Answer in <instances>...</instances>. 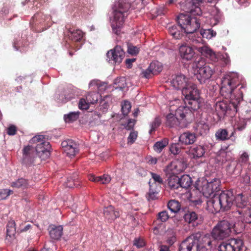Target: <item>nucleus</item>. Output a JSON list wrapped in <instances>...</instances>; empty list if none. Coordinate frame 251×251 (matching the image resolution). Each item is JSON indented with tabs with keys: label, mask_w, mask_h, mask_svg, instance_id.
<instances>
[{
	"label": "nucleus",
	"mask_w": 251,
	"mask_h": 251,
	"mask_svg": "<svg viewBox=\"0 0 251 251\" xmlns=\"http://www.w3.org/2000/svg\"><path fill=\"white\" fill-rule=\"evenodd\" d=\"M177 25L168 26V32L175 39H180L184 33L191 34L193 43H200L202 41L201 37H196L193 34L200 27V21L195 17L189 14L181 13L176 18Z\"/></svg>",
	"instance_id": "obj_1"
},
{
	"label": "nucleus",
	"mask_w": 251,
	"mask_h": 251,
	"mask_svg": "<svg viewBox=\"0 0 251 251\" xmlns=\"http://www.w3.org/2000/svg\"><path fill=\"white\" fill-rule=\"evenodd\" d=\"M242 76L235 72H231L224 75L221 79L220 94L226 99L237 100V103L239 105L243 102V92L241 91L244 86L242 85L239 88V82L242 81Z\"/></svg>",
	"instance_id": "obj_2"
},
{
	"label": "nucleus",
	"mask_w": 251,
	"mask_h": 251,
	"mask_svg": "<svg viewBox=\"0 0 251 251\" xmlns=\"http://www.w3.org/2000/svg\"><path fill=\"white\" fill-rule=\"evenodd\" d=\"M130 7L131 5L129 0H118L113 5L112 16L110 21L112 32L114 34H120L125 19L129 14Z\"/></svg>",
	"instance_id": "obj_3"
},
{
	"label": "nucleus",
	"mask_w": 251,
	"mask_h": 251,
	"mask_svg": "<svg viewBox=\"0 0 251 251\" xmlns=\"http://www.w3.org/2000/svg\"><path fill=\"white\" fill-rule=\"evenodd\" d=\"M235 196L232 190H220L217 196L207 201V205L212 208L213 213L227 211L232 206Z\"/></svg>",
	"instance_id": "obj_4"
},
{
	"label": "nucleus",
	"mask_w": 251,
	"mask_h": 251,
	"mask_svg": "<svg viewBox=\"0 0 251 251\" xmlns=\"http://www.w3.org/2000/svg\"><path fill=\"white\" fill-rule=\"evenodd\" d=\"M217 120L220 121L225 116L230 117L234 116L240 110L239 103H237V100L232 99L231 101L222 100L217 101L214 105Z\"/></svg>",
	"instance_id": "obj_5"
},
{
	"label": "nucleus",
	"mask_w": 251,
	"mask_h": 251,
	"mask_svg": "<svg viewBox=\"0 0 251 251\" xmlns=\"http://www.w3.org/2000/svg\"><path fill=\"white\" fill-rule=\"evenodd\" d=\"M237 232L236 224L228 220H224L218 222L210 232L214 241L222 240L228 237L232 230Z\"/></svg>",
	"instance_id": "obj_6"
},
{
	"label": "nucleus",
	"mask_w": 251,
	"mask_h": 251,
	"mask_svg": "<svg viewBox=\"0 0 251 251\" xmlns=\"http://www.w3.org/2000/svg\"><path fill=\"white\" fill-rule=\"evenodd\" d=\"M192 238L195 242L196 251H212L215 241L210 233L205 234L198 232L193 234Z\"/></svg>",
	"instance_id": "obj_7"
},
{
	"label": "nucleus",
	"mask_w": 251,
	"mask_h": 251,
	"mask_svg": "<svg viewBox=\"0 0 251 251\" xmlns=\"http://www.w3.org/2000/svg\"><path fill=\"white\" fill-rule=\"evenodd\" d=\"M221 190V181L215 178L210 181H204L200 187V192L207 198L213 199Z\"/></svg>",
	"instance_id": "obj_8"
},
{
	"label": "nucleus",
	"mask_w": 251,
	"mask_h": 251,
	"mask_svg": "<svg viewBox=\"0 0 251 251\" xmlns=\"http://www.w3.org/2000/svg\"><path fill=\"white\" fill-rule=\"evenodd\" d=\"M194 74L201 84L206 83L213 75L214 70L208 65H201L200 62H195L192 66Z\"/></svg>",
	"instance_id": "obj_9"
},
{
	"label": "nucleus",
	"mask_w": 251,
	"mask_h": 251,
	"mask_svg": "<svg viewBox=\"0 0 251 251\" xmlns=\"http://www.w3.org/2000/svg\"><path fill=\"white\" fill-rule=\"evenodd\" d=\"M184 101L188 110L196 111L200 107V91L197 87L192 89L190 91L184 90L183 92Z\"/></svg>",
	"instance_id": "obj_10"
},
{
	"label": "nucleus",
	"mask_w": 251,
	"mask_h": 251,
	"mask_svg": "<svg viewBox=\"0 0 251 251\" xmlns=\"http://www.w3.org/2000/svg\"><path fill=\"white\" fill-rule=\"evenodd\" d=\"M196 50L201 53L202 55L209 58L213 61L218 62L221 60L223 62L224 65H227L229 63V56L227 53H216L209 47L204 45L201 47H196Z\"/></svg>",
	"instance_id": "obj_11"
},
{
	"label": "nucleus",
	"mask_w": 251,
	"mask_h": 251,
	"mask_svg": "<svg viewBox=\"0 0 251 251\" xmlns=\"http://www.w3.org/2000/svg\"><path fill=\"white\" fill-rule=\"evenodd\" d=\"M172 86L176 90L181 91L183 95V90L190 91L197 85L192 82L185 75L179 74L175 75L171 81Z\"/></svg>",
	"instance_id": "obj_12"
},
{
	"label": "nucleus",
	"mask_w": 251,
	"mask_h": 251,
	"mask_svg": "<svg viewBox=\"0 0 251 251\" xmlns=\"http://www.w3.org/2000/svg\"><path fill=\"white\" fill-rule=\"evenodd\" d=\"M219 251H246L242 240L238 238H231L226 241H223L218 247Z\"/></svg>",
	"instance_id": "obj_13"
},
{
	"label": "nucleus",
	"mask_w": 251,
	"mask_h": 251,
	"mask_svg": "<svg viewBox=\"0 0 251 251\" xmlns=\"http://www.w3.org/2000/svg\"><path fill=\"white\" fill-rule=\"evenodd\" d=\"M101 98L98 91H90L86 93L85 97L79 99V109L84 110L89 108L90 104L96 103Z\"/></svg>",
	"instance_id": "obj_14"
},
{
	"label": "nucleus",
	"mask_w": 251,
	"mask_h": 251,
	"mask_svg": "<svg viewBox=\"0 0 251 251\" xmlns=\"http://www.w3.org/2000/svg\"><path fill=\"white\" fill-rule=\"evenodd\" d=\"M107 61L114 65H119L125 57V52L121 46H116L106 53Z\"/></svg>",
	"instance_id": "obj_15"
},
{
	"label": "nucleus",
	"mask_w": 251,
	"mask_h": 251,
	"mask_svg": "<svg viewBox=\"0 0 251 251\" xmlns=\"http://www.w3.org/2000/svg\"><path fill=\"white\" fill-rule=\"evenodd\" d=\"M249 155L247 153L244 152L241 155L238 162H232L226 167L227 171L231 175L238 176L241 174L242 166L248 163Z\"/></svg>",
	"instance_id": "obj_16"
},
{
	"label": "nucleus",
	"mask_w": 251,
	"mask_h": 251,
	"mask_svg": "<svg viewBox=\"0 0 251 251\" xmlns=\"http://www.w3.org/2000/svg\"><path fill=\"white\" fill-rule=\"evenodd\" d=\"M203 0H191L186 2L185 3L182 5V7L186 8V12L193 16H200L201 15L202 12L200 7V4Z\"/></svg>",
	"instance_id": "obj_17"
},
{
	"label": "nucleus",
	"mask_w": 251,
	"mask_h": 251,
	"mask_svg": "<svg viewBox=\"0 0 251 251\" xmlns=\"http://www.w3.org/2000/svg\"><path fill=\"white\" fill-rule=\"evenodd\" d=\"M51 146L48 142L38 143L36 146V151L42 160H46L50 156Z\"/></svg>",
	"instance_id": "obj_18"
},
{
	"label": "nucleus",
	"mask_w": 251,
	"mask_h": 251,
	"mask_svg": "<svg viewBox=\"0 0 251 251\" xmlns=\"http://www.w3.org/2000/svg\"><path fill=\"white\" fill-rule=\"evenodd\" d=\"M215 136L218 140L221 141L229 139L232 142H235L236 139L235 131L226 128L219 129L215 133Z\"/></svg>",
	"instance_id": "obj_19"
},
{
	"label": "nucleus",
	"mask_w": 251,
	"mask_h": 251,
	"mask_svg": "<svg viewBox=\"0 0 251 251\" xmlns=\"http://www.w3.org/2000/svg\"><path fill=\"white\" fill-rule=\"evenodd\" d=\"M22 162L25 165H30L33 163L35 154L33 148L27 145L23 149Z\"/></svg>",
	"instance_id": "obj_20"
},
{
	"label": "nucleus",
	"mask_w": 251,
	"mask_h": 251,
	"mask_svg": "<svg viewBox=\"0 0 251 251\" xmlns=\"http://www.w3.org/2000/svg\"><path fill=\"white\" fill-rule=\"evenodd\" d=\"M61 146L63 151L66 155L71 158L75 156L77 146L73 140L64 141L62 142Z\"/></svg>",
	"instance_id": "obj_21"
},
{
	"label": "nucleus",
	"mask_w": 251,
	"mask_h": 251,
	"mask_svg": "<svg viewBox=\"0 0 251 251\" xmlns=\"http://www.w3.org/2000/svg\"><path fill=\"white\" fill-rule=\"evenodd\" d=\"M179 53L181 58L187 61L191 60L195 54L194 49L186 44L182 45L180 47Z\"/></svg>",
	"instance_id": "obj_22"
},
{
	"label": "nucleus",
	"mask_w": 251,
	"mask_h": 251,
	"mask_svg": "<svg viewBox=\"0 0 251 251\" xmlns=\"http://www.w3.org/2000/svg\"><path fill=\"white\" fill-rule=\"evenodd\" d=\"M236 206L239 208L240 210L246 209L248 208L250 206L249 202L248 200L247 195L244 194L243 193L237 194L235 196L234 202Z\"/></svg>",
	"instance_id": "obj_23"
},
{
	"label": "nucleus",
	"mask_w": 251,
	"mask_h": 251,
	"mask_svg": "<svg viewBox=\"0 0 251 251\" xmlns=\"http://www.w3.org/2000/svg\"><path fill=\"white\" fill-rule=\"evenodd\" d=\"M196 134L187 131L181 134L179 137V141L182 144L188 145L193 144L196 141Z\"/></svg>",
	"instance_id": "obj_24"
},
{
	"label": "nucleus",
	"mask_w": 251,
	"mask_h": 251,
	"mask_svg": "<svg viewBox=\"0 0 251 251\" xmlns=\"http://www.w3.org/2000/svg\"><path fill=\"white\" fill-rule=\"evenodd\" d=\"M178 251H196L195 242L191 236L187 238L179 244Z\"/></svg>",
	"instance_id": "obj_25"
},
{
	"label": "nucleus",
	"mask_w": 251,
	"mask_h": 251,
	"mask_svg": "<svg viewBox=\"0 0 251 251\" xmlns=\"http://www.w3.org/2000/svg\"><path fill=\"white\" fill-rule=\"evenodd\" d=\"M205 152V149L202 145L193 146L189 150L190 155L194 159H198L202 157Z\"/></svg>",
	"instance_id": "obj_26"
},
{
	"label": "nucleus",
	"mask_w": 251,
	"mask_h": 251,
	"mask_svg": "<svg viewBox=\"0 0 251 251\" xmlns=\"http://www.w3.org/2000/svg\"><path fill=\"white\" fill-rule=\"evenodd\" d=\"M74 96L75 93L74 91H72L70 93H69L68 92L65 91L62 92H58L56 93L54 98L57 102L59 103H64L74 98Z\"/></svg>",
	"instance_id": "obj_27"
},
{
	"label": "nucleus",
	"mask_w": 251,
	"mask_h": 251,
	"mask_svg": "<svg viewBox=\"0 0 251 251\" xmlns=\"http://www.w3.org/2000/svg\"><path fill=\"white\" fill-rule=\"evenodd\" d=\"M240 220L243 223L251 224V206L246 209L238 210Z\"/></svg>",
	"instance_id": "obj_28"
},
{
	"label": "nucleus",
	"mask_w": 251,
	"mask_h": 251,
	"mask_svg": "<svg viewBox=\"0 0 251 251\" xmlns=\"http://www.w3.org/2000/svg\"><path fill=\"white\" fill-rule=\"evenodd\" d=\"M171 165L173 167L174 174L182 172L187 168V163L182 159L175 160L172 163Z\"/></svg>",
	"instance_id": "obj_29"
},
{
	"label": "nucleus",
	"mask_w": 251,
	"mask_h": 251,
	"mask_svg": "<svg viewBox=\"0 0 251 251\" xmlns=\"http://www.w3.org/2000/svg\"><path fill=\"white\" fill-rule=\"evenodd\" d=\"M103 214L106 219L110 220H114L119 216L118 212L114 210V207L112 205L104 208Z\"/></svg>",
	"instance_id": "obj_30"
},
{
	"label": "nucleus",
	"mask_w": 251,
	"mask_h": 251,
	"mask_svg": "<svg viewBox=\"0 0 251 251\" xmlns=\"http://www.w3.org/2000/svg\"><path fill=\"white\" fill-rule=\"evenodd\" d=\"M184 219L185 222L192 224L193 226H196L199 224L198 214L194 211H188L184 215Z\"/></svg>",
	"instance_id": "obj_31"
},
{
	"label": "nucleus",
	"mask_w": 251,
	"mask_h": 251,
	"mask_svg": "<svg viewBox=\"0 0 251 251\" xmlns=\"http://www.w3.org/2000/svg\"><path fill=\"white\" fill-rule=\"evenodd\" d=\"M63 227L61 226H52L50 230V235L53 239H59L62 235Z\"/></svg>",
	"instance_id": "obj_32"
},
{
	"label": "nucleus",
	"mask_w": 251,
	"mask_h": 251,
	"mask_svg": "<svg viewBox=\"0 0 251 251\" xmlns=\"http://www.w3.org/2000/svg\"><path fill=\"white\" fill-rule=\"evenodd\" d=\"M11 186L15 188L25 189L30 185L28 180L24 178H20L11 183Z\"/></svg>",
	"instance_id": "obj_33"
},
{
	"label": "nucleus",
	"mask_w": 251,
	"mask_h": 251,
	"mask_svg": "<svg viewBox=\"0 0 251 251\" xmlns=\"http://www.w3.org/2000/svg\"><path fill=\"white\" fill-rule=\"evenodd\" d=\"M106 84L105 82H101L99 79H94L89 82L88 87L92 89L97 88L98 89L97 91L99 92L101 88H102L105 90L106 88Z\"/></svg>",
	"instance_id": "obj_34"
},
{
	"label": "nucleus",
	"mask_w": 251,
	"mask_h": 251,
	"mask_svg": "<svg viewBox=\"0 0 251 251\" xmlns=\"http://www.w3.org/2000/svg\"><path fill=\"white\" fill-rule=\"evenodd\" d=\"M179 179L180 187L187 189L192 185V178L188 175H183L180 177H179Z\"/></svg>",
	"instance_id": "obj_35"
},
{
	"label": "nucleus",
	"mask_w": 251,
	"mask_h": 251,
	"mask_svg": "<svg viewBox=\"0 0 251 251\" xmlns=\"http://www.w3.org/2000/svg\"><path fill=\"white\" fill-rule=\"evenodd\" d=\"M155 62H151L150 66L145 70L142 71L143 76L146 78H149L156 71L160 72L159 69H155Z\"/></svg>",
	"instance_id": "obj_36"
},
{
	"label": "nucleus",
	"mask_w": 251,
	"mask_h": 251,
	"mask_svg": "<svg viewBox=\"0 0 251 251\" xmlns=\"http://www.w3.org/2000/svg\"><path fill=\"white\" fill-rule=\"evenodd\" d=\"M209 126L204 122H199L196 127V130L201 135L204 136L209 131Z\"/></svg>",
	"instance_id": "obj_37"
},
{
	"label": "nucleus",
	"mask_w": 251,
	"mask_h": 251,
	"mask_svg": "<svg viewBox=\"0 0 251 251\" xmlns=\"http://www.w3.org/2000/svg\"><path fill=\"white\" fill-rule=\"evenodd\" d=\"M166 125L167 126L173 127L179 124V120L175 115L169 113L166 116Z\"/></svg>",
	"instance_id": "obj_38"
},
{
	"label": "nucleus",
	"mask_w": 251,
	"mask_h": 251,
	"mask_svg": "<svg viewBox=\"0 0 251 251\" xmlns=\"http://www.w3.org/2000/svg\"><path fill=\"white\" fill-rule=\"evenodd\" d=\"M247 119H245V118H239L234 124L233 129H231L232 131L236 130L241 131L243 130L247 126Z\"/></svg>",
	"instance_id": "obj_39"
},
{
	"label": "nucleus",
	"mask_w": 251,
	"mask_h": 251,
	"mask_svg": "<svg viewBox=\"0 0 251 251\" xmlns=\"http://www.w3.org/2000/svg\"><path fill=\"white\" fill-rule=\"evenodd\" d=\"M200 34L202 38L211 39L216 35V32L212 28H201Z\"/></svg>",
	"instance_id": "obj_40"
},
{
	"label": "nucleus",
	"mask_w": 251,
	"mask_h": 251,
	"mask_svg": "<svg viewBox=\"0 0 251 251\" xmlns=\"http://www.w3.org/2000/svg\"><path fill=\"white\" fill-rule=\"evenodd\" d=\"M188 107L185 105H181L176 109L175 115L179 120H183L188 114Z\"/></svg>",
	"instance_id": "obj_41"
},
{
	"label": "nucleus",
	"mask_w": 251,
	"mask_h": 251,
	"mask_svg": "<svg viewBox=\"0 0 251 251\" xmlns=\"http://www.w3.org/2000/svg\"><path fill=\"white\" fill-rule=\"evenodd\" d=\"M251 175L250 172L243 173L239 178V181L241 184L244 186H249L251 185Z\"/></svg>",
	"instance_id": "obj_42"
},
{
	"label": "nucleus",
	"mask_w": 251,
	"mask_h": 251,
	"mask_svg": "<svg viewBox=\"0 0 251 251\" xmlns=\"http://www.w3.org/2000/svg\"><path fill=\"white\" fill-rule=\"evenodd\" d=\"M168 183L172 189H177L179 187V177L176 176H170L168 179Z\"/></svg>",
	"instance_id": "obj_43"
},
{
	"label": "nucleus",
	"mask_w": 251,
	"mask_h": 251,
	"mask_svg": "<svg viewBox=\"0 0 251 251\" xmlns=\"http://www.w3.org/2000/svg\"><path fill=\"white\" fill-rule=\"evenodd\" d=\"M78 119V111L71 112L68 114L64 115V120L65 123L70 124L76 121Z\"/></svg>",
	"instance_id": "obj_44"
},
{
	"label": "nucleus",
	"mask_w": 251,
	"mask_h": 251,
	"mask_svg": "<svg viewBox=\"0 0 251 251\" xmlns=\"http://www.w3.org/2000/svg\"><path fill=\"white\" fill-rule=\"evenodd\" d=\"M168 144V139L164 138L161 141L156 142L153 145V149L157 152H160Z\"/></svg>",
	"instance_id": "obj_45"
},
{
	"label": "nucleus",
	"mask_w": 251,
	"mask_h": 251,
	"mask_svg": "<svg viewBox=\"0 0 251 251\" xmlns=\"http://www.w3.org/2000/svg\"><path fill=\"white\" fill-rule=\"evenodd\" d=\"M167 206L168 209L172 213H177L179 211L180 209V203L176 200L170 201L168 203Z\"/></svg>",
	"instance_id": "obj_46"
},
{
	"label": "nucleus",
	"mask_w": 251,
	"mask_h": 251,
	"mask_svg": "<svg viewBox=\"0 0 251 251\" xmlns=\"http://www.w3.org/2000/svg\"><path fill=\"white\" fill-rule=\"evenodd\" d=\"M15 225L14 221L11 220L8 222L7 225V236L11 237L14 236L16 232Z\"/></svg>",
	"instance_id": "obj_47"
},
{
	"label": "nucleus",
	"mask_w": 251,
	"mask_h": 251,
	"mask_svg": "<svg viewBox=\"0 0 251 251\" xmlns=\"http://www.w3.org/2000/svg\"><path fill=\"white\" fill-rule=\"evenodd\" d=\"M114 84L117 86L115 87V89L123 91L126 85V80L124 77L117 78L114 80Z\"/></svg>",
	"instance_id": "obj_48"
},
{
	"label": "nucleus",
	"mask_w": 251,
	"mask_h": 251,
	"mask_svg": "<svg viewBox=\"0 0 251 251\" xmlns=\"http://www.w3.org/2000/svg\"><path fill=\"white\" fill-rule=\"evenodd\" d=\"M110 180V176L107 174H104L103 175L100 176H94L92 179V181L95 182H100L102 184L108 183Z\"/></svg>",
	"instance_id": "obj_49"
},
{
	"label": "nucleus",
	"mask_w": 251,
	"mask_h": 251,
	"mask_svg": "<svg viewBox=\"0 0 251 251\" xmlns=\"http://www.w3.org/2000/svg\"><path fill=\"white\" fill-rule=\"evenodd\" d=\"M127 52L131 55H136L139 52V48L137 46H134L131 43H127Z\"/></svg>",
	"instance_id": "obj_50"
},
{
	"label": "nucleus",
	"mask_w": 251,
	"mask_h": 251,
	"mask_svg": "<svg viewBox=\"0 0 251 251\" xmlns=\"http://www.w3.org/2000/svg\"><path fill=\"white\" fill-rule=\"evenodd\" d=\"M194 193H195L194 191L193 192H191L190 197H189V201L191 202V204L197 206L201 205L202 203V201L201 198L200 197H196L195 196H194Z\"/></svg>",
	"instance_id": "obj_51"
},
{
	"label": "nucleus",
	"mask_w": 251,
	"mask_h": 251,
	"mask_svg": "<svg viewBox=\"0 0 251 251\" xmlns=\"http://www.w3.org/2000/svg\"><path fill=\"white\" fill-rule=\"evenodd\" d=\"M131 108L130 103L128 101H125L122 104V112L124 116H126L130 112Z\"/></svg>",
	"instance_id": "obj_52"
},
{
	"label": "nucleus",
	"mask_w": 251,
	"mask_h": 251,
	"mask_svg": "<svg viewBox=\"0 0 251 251\" xmlns=\"http://www.w3.org/2000/svg\"><path fill=\"white\" fill-rule=\"evenodd\" d=\"M160 120L158 117H156L153 121L151 122L150 124V129L149 130V134H151L155 129L158 127L160 125Z\"/></svg>",
	"instance_id": "obj_53"
},
{
	"label": "nucleus",
	"mask_w": 251,
	"mask_h": 251,
	"mask_svg": "<svg viewBox=\"0 0 251 251\" xmlns=\"http://www.w3.org/2000/svg\"><path fill=\"white\" fill-rule=\"evenodd\" d=\"M45 140V136L43 135H38L34 136L29 141L30 144L42 143V142H47Z\"/></svg>",
	"instance_id": "obj_54"
},
{
	"label": "nucleus",
	"mask_w": 251,
	"mask_h": 251,
	"mask_svg": "<svg viewBox=\"0 0 251 251\" xmlns=\"http://www.w3.org/2000/svg\"><path fill=\"white\" fill-rule=\"evenodd\" d=\"M245 103V102L243 101V102L240 104V109L238 112L241 111L242 114H243V113L245 112V114L244 115V118H245V119H247V120H251V109H247L245 110L244 108H243L242 105H244Z\"/></svg>",
	"instance_id": "obj_55"
},
{
	"label": "nucleus",
	"mask_w": 251,
	"mask_h": 251,
	"mask_svg": "<svg viewBox=\"0 0 251 251\" xmlns=\"http://www.w3.org/2000/svg\"><path fill=\"white\" fill-rule=\"evenodd\" d=\"M138 136V132L135 130L130 131L129 135L127 138L128 144H132L136 140Z\"/></svg>",
	"instance_id": "obj_56"
},
{
	"label": "nucleus",
	"mask_w": 251,
	"mask_h": 251,
	"mask_svg": "<svg viewBox=\"0 0 251 251\" xmlns=\"http://www.w3.org/2000/svg\"><path fill=\"white\" fill-rule=\"evenodd\" d=\"M149 183L150 184V188L148 194L147 199L148 201L154 200L157 198L156 195L158 194V192L151 188V185L150 184V182H149Z\"/></svg>",
	"instance_id": "obj_57"
},
{
	"label": "nucleus",
	"mask_w": 251,
	"mask_h": 251,
	"mask_svg": "<svg viewBox=\"0 0 251 251\" xmlns=\"http://www.w3.org/2000/svg\"><path fill=\"white\" fill-rule=\"evenodd\" d=\"M169 215L166 211H162L158 213L157 215V220L162 222H165L169 219Z\"/></svg>",
	"instance_id": "obj_58"
},
{
	"label": "nucleus",
	"mask_w": 251,
	"mask_h": 251,
	"mask_svg": "<svg viewBox=\"0 0 251 251\" xmlns=\"http://www.w3.org/2000/svg\"><path fill=\"white\" fill-rule=\"evenodd\" d=\"M169 150L171 153L174 155L178 154L180 151L179 145L176 143L171 144L170 146Z\"/></svg>",
	"instance_id": "obj_59"
},
{
	"label": "nucleus",
	"mask_w": 251,
	"mask_h": 251,
	"mask_svg": "<svg viewBox=\"0 0 251 251\" xmlns=\"http://www.w3.org/2000/svg\"><path fill=\"white\" fill-rule=\"evenodd\" d=\"M135 122L136 121L134 120L128 119L127 123L124 125V128L127 130H133Z\"/></svg>",
	"instance_id": "obj_60"
},
{
	"label": "nucleus",
	"mask_w": 251,
	"mask_h": 251,
	"mask_svg": "<svg viewBox=\"0 0 251 251\" xmlns=\"http://www.w3.org/2000/svg\"><path fill=\"white\" fill-rule=\"evenodd\" d=\"M12 192V190L7 189L0 190V200L6 199Z\"/></svg>",
	"instance_id": "obj_61"
},
{
	"label": "nucleus",
	"mask_w": 251,
	"mask_h": 251,
	"mask_svg": "<svg viewBox=\"0 0 251 251\" xmlns=\"http://www.w3.org/2000/svg\"><path fill=\"white\" fill-rule=\"evenodd\" d=\"M109 108L108 103L104 100H101L100 101V110L102 112H106Z\"/></svg>",
	"instance_id": "obj_62"
},
{
	"label": "nucleus",
	"mask_w": 251,
	"mask_h": 251,
	"mask_svg": "<svg viewBox=\"0 0 251 251\" xmlns=\"http://www.w3.org/2000/svg\"><path fill=\"white\" fill-rule=\"evenodd\" d=\"M16 127L13 125H10L7 128V133L10 136L14 135L16 133Z\"/></svg>",
	"instance_id": "obj_63"
},
{
	"label": "nucleus",
	"mask_w": 251,
	"mask_h": 251,
	"mask_svg": "<svg viewBox=\"0 0 251 251\" xmlns=\"http://www.w3.org/2000/svg\"><path fill=\"white\" fill-rule=\"evenodd\" d=\"M69 38H71L72 40H74L75 41H78V33H77V31H69Z\"/></svg>",
	"instance_id": "obj_64"
}]
</instances>
